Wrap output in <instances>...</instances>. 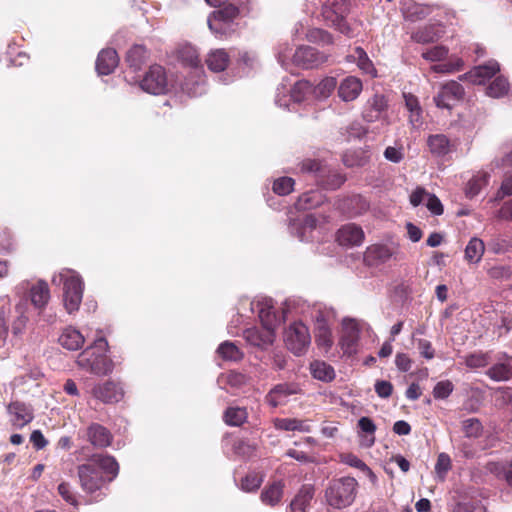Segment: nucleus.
I'll return each instance as SVG.
<instances>
[{"label":"nucleus","instance_id":"nucleus-1","mask_svg":"<svg viewBox=\"0 0 512 512\" xmlns=\"http://www.w3.org/2000/svg\"><path fill=\"white\" fill-rule=\"evenodd\" d=\"M108 342L105 338L95 340L93 346L82 351L76 360L77 365L95 375L105 376L114 369L113 361L105 354Z\"/></svg>","mask_w":512,"mask_h":512},{"label":"nucleus","instance_id":"nucleus-2","mask_svg":"<svg viewBox=\"0 0 512 512\" xmlns=\"http://www.w3.org/2000/svg\"><path fill=\"white\" fill-rule=\"evenodd\" d=\"M351 7L350 0H326L321 7V15L330 27L351 38L354 31L347 21Z\"/></svg>","mask_w":512,"mask_h":512},{"label":"nucleus","instance_id":"nucleus-3","mask_svg":"<svg viewBox=\"0 0 512 512\" xmlns=\"http://www.w3.org/2000/svg\"><path fill=\"white\" fill-rule=\"evenodd\" d=\"M239 15L240 10L237 6L233 4L225 5L208 16V27L216 38L227 39L238 31L239 26L236 20Z\"/></svg>","mask_w":512,"mask_h":512},{"label":"nucleus","instance_id":"nucleus-4","mask_svg":"<svg viewBox=\"0 0 512 512\" xmlns=\"http://www.w3.org/2000/svg\"><path fill=\"white\" fill-rule=\"evenodd\" d=\"M357 487L358 483L353 477L333 479L325 491L326 501L333 508H346L354 502Z\"/></svg>","mask_w":512,"mask_h":512},{"label":"nucleus","instance_id":"nucleus-5","mask_svg":"<svg viewBox=\"0 0 512 512\" xmlns=\"http://www.w3.org/2000/svg\"><path fill=\"white\" fill-rule=\"evenodd\" d=\"M59 282L63 283L64 307L69 314L79 310L83 297V281L81 277L70 269L62 270Z\"/></svg>","mask_w":512,"mask_h":512},{"label":"nucleus","instance_id":"nucleus-6","mask_svg":"<svg viewBox=\"0 0 512 512\" xmlns=\"http://www.w3.org/2000/svg\"><path fill=\"white\" fill-rule=\"evenodd\" d=\"M284 342L287 349L294 355L300 356L304 354L311 343L308 327L300 321L291 323L285 329Z\"/></svg>","mask_w":512,"mask_h":512},{"label":"nucleus","instance_id":"nucleus-7","mask_svg":"<svg viewBox=\"0 0 512 512\" xmlns=\"http://www.w3.org/2000/svg\"><path fill=\"white\" fill-rule=\"evenodd\" d=\"M140 88L152 95H163L169 91L168 76L166 69L159 65L149 66L139 82Z\"/></svg>","mask_w":512,"mask_h":512},{"label":"nucleus","instance_id":"nucleus-8","mask_svg":"<svg viewBox=\"0 0 512 512\" xmlns=\"http://www.w3.org/2000/svg\"><path fill=\"white\" fill-rule=\"evenodd\" d=\"M464 96V87L459 82L450 80L440 86L433 100L438 108L451 110Z\"/></svg>","mask_w":512,"mask_h":512},{"label":"nucleus","instance_id":"nucleus-9","mask_svg":"<svg viewBox=\"0 0 512 512\" xmlns=\"http://www.w3.org/2000/svg\"><path fill=\"white\" fill-rule=\"evenodd\" d=\"M77 474L80 486L86 493L92 494L96 492L105 482L102 473L96 468L94 463L90 462V458L87 463L77 467Z\"/></svg>","mask_w":512,"mask_h":512},{"label":"nucleus","instance_id":"nucleus-10","mask_svg":"<svg viewBox=\"0 0 512 512\" xmlns=\"http://www.w3.org/2000/svg\"><path fill=\"white\" fill-rule=\"evenodd\" d=\"M337 85L334 77L324 78L316 87L313 88L312 84L307 80L298 81L293 88V97L297 101H301L306 93L312 91L316 96L326 98L328 97Z\"/></svg>","mask_w":512,"mask_h":512},{"label":"nucleus","instance_id":"nucleus-11","mask_svg":"<svg viewBox=\"0 0 512 512\" xmlns=\"http://www.w3.org/2000/svg\"><path fill=\"white\" fill-rule=\"evenodd\" d=\"M360 338V328L353 319H344L342 322L339 346L345 355L351 356L357 353Z\"/></svg>","mask_w":512,"mask_h":512},{"label":"nucleus","instance_id":"nucleus-12","mask_svg":"<svg viewBox=\"0 0 512 512\" xmlns=\"http://www.w3.org/2000/svg\"><path fill=\"white\" fill-rule=\"evenodd\" d=\"M92 396L105 404H113L121 401L124 397V389L120 382L107 380L95 384L91 389Z\"/></svg>","mask_w":512,"mask_h":512},{"label":"nucleus","instance_id":"nucleus-13","mask_svg":"<svg viewBox=\"0 0 512 512\" xmlns=\"http://www.w3.org/2000/svg\"><path fill=\"white\" fill-rule=\"evenodd\" d=\"M327 55L311 46H300L293 55L294 63L304 69L317 67L327 61Z\"/></svg>","mask_w":512,"mask_h":512},{"label":"nucleus","instance_id":"nucleus-14","mask_svg":"<svg viewBox=\"0 0 512 512\" xmlns=\"http://www.w3.org/2000/svg\"><path fill=\"white\" fill-rule=\"evenodd\" d=\"M395 253L394 247L385 244H372L366 248L363 262L368 267H378L387 263Z\"/></svg>","mask_w":512,"mask_h":512},{"label":"nucleus","instance_id":"nucleus-15","mask_svg":"<svg viewBox=\"0 0 512 512\" xmlns=\"http://www.w3.org/2000/svg\"><path fill=\"white\" fill-rule=\"evenodd\" d=\"M86 440L97 449H105L110 447L113 442V434L105 426L92 422L85 430Z\"/></svg>","mask_w":512,"mask_h":512},{"label":"nucleus","instance_id":"nucleus-16","mask_svg":"<svg viewBox=\"0 0 512 512\" xmlns=\"http://www.w3.org/2000/svg\"><path fill=\"white\" fill-rule=\"evenodd\" d=\"M426 144L433 157L442 158L456 149V145L445 134H431Z\"/></svg>","mask_w":512,"mask_h":512},{"label":"nucleus","instance_id":"nucleus-17","mask_svg":"<svg viewBox=\"0 0 512 512\" xmlns=\"http://www.w3.org/2000/svg\"><path fill=\"white\" fill-rule=\"evenodd\" d=\"M439 7L434 4L410 2L405 4L401 11L403 18L409 22H418L430 16Z\"/></svg>","mask_w":512,"mask_h":512},{"label":"nucleus","instance_id":"nucleus-18","mask_svg":"<svg viewBox=\"0 0 512 512\" xmlns=\"http://www.w3.org/2000/svg\"><path fill=\"white\" fill-rule=\"evenodd\" d=\"M362 228L354 223L343 225L336 233V240L342 246H357L364 240Z\"/></svg>","mask_w":512,"mask_h":512},{"label":"nucleus","instance_id":"nucleus-19","mask_svg":"<svg viewBox=\"0 0 512 512\" xmlns=\"http://www.w3.org/2000/svg\"><path fill=\"white\" fill-rule=\"evenodd\" d=\"M28 296L31 304L39 311H43L51 298L48 283L41 279L33 283L29 288Z\"/></svg>","mask_w":512,"mask_h":512},{"label":"nucleus","instance_id":"nucleus-20","mask_svg":"<svg viewBox=\"0 0 512 512\" xmlns=\"http://www.w3.org/2000/svg\"><path fill=\"white\" fill-rule=\"evenodd\" d=\"M441 24H427L418 27L411 33V40L419 44H429L438 41L444 31Z\"/></svg>","mask_w":512,"mask_h":512},{"label":"nucleus","instance_id":"nucleus-21","mask_svg":"<svg viewBox=\"0 0 512 512\" xmlns=\"http://www.w3.org/2000/svg\"><path fill=\"white\" fill-rule=\"evenodd\" d=\"M7 410L9 414L12 416L11 421L13 426H15L16 428L24 427L25 425L29 424L34 418L32 409L23 402H11L8 405Z\"/></svg>","mask_w":512,"mask_h":512},{"label":"nucleus","instance_id":"nucleus-22","mask_svg":"<svg viewBox=\"0 0 512 512\" xmlns=\"http://www.w3.org/2000/svg\"><path fill=\"white\" fill-rule=\"evenodd\" d=\"M338 207L348 216L355 217L369 209V202L361 195H352L340 200Z\"/></svg>","mask_w":512,"mask_h":512},{"label":"nucleus","instance_id":"nucleus-23","mask_svg":"<svg viewBox=\"0 0 512 512\" xmlns=\"http://www.w3.org/2000/svg\"><path fill=\"white\" fill-rule=\"evenodd\" d=\"M90 462L94 463L98 470L108 476V481L114 480L119 473V464L111 455L96 453L90 456Z\"/></svg>","mask_w":512,"mask_h":512},{"label":"nucleus","instance_id":"nucleus-24","mask_svg":"<svg viewBox=\"0 0 512 512\" xmlns=\"http://www.w3.org/2000/svg\"><path fill=\"white\" fill-rule=\"evenodd\" d=\"M119 64L117 51L113 48L102 49L96 60V70L100 75L111 74Z\"/></svg>","mask_w":512,"mask_h":512},{"label":"nucleus","instance_id":"nucleus-25","mask_svg":"<svg viewBox=\"0 0 512 512\" xmlns=\"http://www.w3.org/2000/svg\"><path fill=\"white\" fill-rule=\"evenodd\" d=\"M285 483L283 480H275L268 483L261 491L260 500L267 506H277L284 495Z\"/></svg>","mask_w":512,"mask_h":512},{"label":"nucleus","instance_id":"nucleus-26","mask_svg":"<svg viewBox=\"0 0 512 512\" xmlns=\"http://www.w3.org/2000/svg\"><path fill=\"white\" fill-rule=\"evenodd\" d=\"M388 107L387 100L384 95L375 94L370 98L363 111V118L367 122H374L381 118L383 112Z\"/></svg>","mask_w":512,"mask_h":512},{"label":"nucleus","instance_id":"nucleus-27","mask_svg":"<svg viewBox=\"0 0 512 512\" xmlns=\"http://www.w3.org/2000/svg\"><path fill=\"white\" fill-rule=\"evenodd\" d=\"M500 70L499 64L496 61H489L483 65L475 67L469 73L463 74L459 77L460 80L467 78H474L475 82L482 83L487 79L495 76Z\"/></svg>","mask_w":512,"mask_h":512},{"label":"nucleus","instance_id":"nucleus-28","mask_svg":"<svg viewBox=\"0 0 512 512\" xmlns=\"http://www.w3.org/2000/svg\"><path fill=\"white\" fill-rule=\"evenodd\" d=\"M315 342L318 347L328 351L333 346V337L328 322L323 317H318L315 324Z\"/></svg>","mask_w":512,"mask_h":512},{"label":"nucleus","instance_id":"nucleus-29","mask_svg":"<svg viewBox=\"0 0 512 512\" xmlns=\"http://www.w3.org/2000/svg\"><path fill=\"white\" fill-rule=\"evenodd\" d=\"M361 91L362 82L356 77L349 76L341 82L338 95L343 101L348 102L355 100Z\"/></svg>","mask_w":512,"mask_h":512},{"label":"nucleus","instance_id":"nucleus-30","mask_svg":"<svg viewBox=\"0 0 512 512\" xmlns=\"http://www.w3.org/2000/svg\"><path fill=\"white\" fill-rule=\"evenodd\" d=\"M314 496V488L304 485L290 503V512H308L307 509Z\"/></svg>","mask_w":512,"mask_h":512},{"label":"nucleus","instance_id":"nucleus-31","mask_svg":"<svg viewBox=\"0 0 512 512\" xmlns=\"http://www.w3.org/2000/svg\"><path fill=\"white\" fill-rule=\"evenodd\" d=\"M205 63L212 72H222L228 67L230 56L225 49H215L207 55Z\"/></svg>","mask_w":512,"mask_h":512},{"label":"nucleus","instance_id":"nucleus-32","mask_svg":"<svg viewBox=\"0 0 512 512\" xmlns=\"http://www.w3.org/2000/svg\"><path fill=\"white\" fill-rule=\"evenodd\" d=\"M59 343L62 347L68 350H78L84 344V337L80 331L72 327H67L63 330L59 337Z\"/></svg>","mask_w":512,"mask_h":512},{"label":"nucleus","instance_id":"nucleus-33","mask_svg":"<svg viewBox=\"0 0 512 512\" xmlns=\"http://www.w3.org/2000/svg\"><path fill=\"white\" fill-rule=\"evenodd\" d=\"M490 175L487 172H477L467 182L465 187V194L468 198L477 196L480 191L488 185Z\"/></svg>","mask_w":512,"mask_h":512},{"label":"nucleus","instance_id":"nucleus-34","mask_svg":"<svg viewBox=\"0 0 512 512\" xmlns=\"http://www.w3.org/2000/svg\"><path fill=\"white\" fill-rule=\"evenodd\" d=\"M300 171L303 173L314 174L315 180L318 184L320 178L325 176L326 172H329V167L325 165L321 160L307 158L300 163Z\"/></svg>","mask_w":512,"mask_h":512},{"label":"nucleus","instance_id":"nucleus-35","mask_svg":"<svg viewBox=\"0 0 512 512\" xmlns=\"http://www.w3.org/2000/svg\"><path fill=\"white\" fill-rule=\"evenodd\" d=\"M148 57L147 49L143 45L132 46L126 54V62L132 69L139 70Z\"/></svg>","mask_w":512,"mask_h":512},{"label":"nucleus","instance_id":"nucleus-36","mask_svg":"<svg viewBox=\"0 0 512 512\" xmlns=\"http://www.w3.org/2000/svg\"><path fill=\"white\" fill-rule=\"evenodd\" d=\"M485 252L484 242L477 237H473L465 248V260L469 263H479Z\"/></svg>","mask_w":512,"mask_h":512},{"label":"nucleus","instance_id":"nucleus-37","mask_svg":"<svg viewBox=\"0 0 512 512\" xmlns=\"http://www.w3.org/2000/svg\"><path fill=\"white\" fill-rule=\"evenodd\" d=\"M311 374L315 379L331 382L335 378L334 368L324 361H313L310 364Z\"/></svg>","mask_w":512,"mask_h":512},{"label":"nucleus","instance_id":"nucleus-38","mask_svg":"<svg viewBox=\"0 0 512 512\" xmlns=\"http://www.w3.org/2000/svg\"><path fill=\"white\" fill-rule=\"evenodd\" d=\"M266 325V331L264 333H260L256 329H248L245 331V338L247 341H249L252 345L262 347L265 345L272 344L273 342V331L272 328H270L267 324Z\"/></svg>","mask_w":512,"mask_h":512},{"label":"nucleus","instance_id":"nucleus-39","mask_svg":"<svg viewBox=\"0 0 512 512\" xmlns=\"http://www.w3.org/2000/svg\"><path fill=\"white\" fill-rule=\"evenodd\" d=\"M294 393L295 390L291 389L288 384H278L270 390L266 396V400L272 407H277L281 405L289 395Z\"/></svg>","mask_w":512,"mask_h":512},{"label":"nucleus","instance_id":"nucleus-40","mask_svg":"<svg viewBox=\"0 0 512 512\" xmlns=\"http://www.w3.org/2000/svg\"><path fill=\"white\" fill-rule=\"evenodd\" d=\"M247 418L248 412L245 407H228L223 415L224 422L229 426H241Z\"/></svg>","mask_w":512,"mask_h":512},{"label":"nucleus","instance_id":"nucleus-41","mask_svg":"<svg viewBox=\"0 0 512 512\" xmlns=\"http://www.w3.org/2000/svg\"><path fill=\"white\" fill-rule=\"evenodd\" d=\"M180 62L188 67L197 68L201 66V59L197 49L191 45H184L178 50Z\"/></svg>","mask_w":512,"mask_h":512},{"label":"nucleus","instance_id":"nucleus-42","mask_svg":"<svg viewBox=\"0 0 512 512\" xmlns=\"http://www.w3.org/2000/svg\"><path fill=\"white\" fill-rule=\"evenodd\" d=\"M358 427L360 429V433L365 434L362 445H364L365 447L373 446L375 443V432L377 429L373 420L370 419L369 417H361L358 420Z\"/></svg>","mask_w":512,"mask_h":512},{"label":"nucleus","instance_id":"nucleus-43","mask_svg":"<svg viewBox=\"0 0 512 512\" xmlns=\"http://www.w3.org/2000/svg\"><path fill=\"white\" fill-rule=\"evenodd\" d=\"M345 181L346 177L344 175L329 168V172H326V175L320 178L318 185L326 190H336L340 188Z\"/></svg>","mask_w":512,"mask_h":512},{"label":"nucleus","instance_id":"nucleus-44","mask_svg":"<svg viewBox=\"0 0 512 512\" xmlns=\"http://www.w3.org/2000/svg\"><path fill=\"white\" fill-rule=\"evenodd\" d=\"M264 481V474L256 471L247 473L240 482V488L244 492L257 491Z\"/></svg>","mask_w":512,"mask_h":512},{"label":"nucleus","instance_id":"nucleus-45","mask_svg":"<svg viewBox=\"0 0 512 512\" xmlns=\"http://www.w3.org/2000/svg\"><path fill=\"white\" fill-rule=\"evenodd\" d=\"M462 432L467 438L478 439L482 436L484 427L478 418H468L461 423Z\"/></svg>","mask_w":512,"mask_h":512},{"label":"nucleus","instance_id":"nucleus-46","mask_svg":"<svg viewBox=\"0 0 512 512\" xmlns=\"http://www.w3.org/2000/svg\"><path fill=\"white\" fill-rule=\"evenodd\" d=\"M352 57L357 62L358 67L365 73L376 76V69L362 47H356Z\"/></svg>","mask_w":512,"mask_h":512},{"label":"nucleus","instance_id":"nucleus-47","mask_svg":"<svg viewBox=\"0 0 512 512\" xmlns=\"http://www.w3.org/2000/svg\"><path fill=\"white\" fill-rule=\"evenodd\" d=\"M217 352L223 360L239 361L243 358V354L239 348L230 341L221 343Z\"/></svg>","mask_w":512,"mask_h":512},{"label":"nucleus","instance_id":"nucleus-48","mask_svg":"<svg viewBox=\"0 0 512 512\" xmlns=\"http://www.w3.org/2000/svg\"><path fill=\"white\" fill-rule=\"evenodd\" d=\"M275 427L284 431H309V427L305 422L296 418L276 419Z\"/></svg>","mask_w":512,"mask_h":512},{"label":"nucleus","instance_id":"nucleus-49","mask_svg":"<svg viewBox=\"0 0 512 512\" xmlns=\"http://www.w3.org/2000/svg\"><path fill=\"white\" fill-rule=\"evenodd\" d=\"M486 374L495 381H507L512 377V369L509 364L498 363L490 367Z\"/></svg>","mask_w":512,"mask_h":512},{"label":"nucleus","instance_id":"nucleus-50","mask_svg":"<svg viewBox=\"0 0 512 512\" xmlns=\"http://www.w3.org/2000/svg\"><path fill=\"white\" fill-rule=\"evenodd\" d=\"M323 201V196L318 191H310L303 193L299 198L297 205L301 209H313L319 206Z\"/></svg>","mask_w":512,"mask_h":512},{"label":"nucleus","instance_id":"nucleus-51","mask_svg":"<svg viewBox=\"0 0 512 512\" xmlns=\"http://www.w3.org/2000/svg\"><path fill=\"white\" fill-rule=\"evenodd\" d=\"M509 91V82L503 76L496 77L487 87V94L494 98L503 97Z\"/></svg>","mask_w":512,"mask_h":512},{"label":"nucleus","instance_id":"nucleus-52","mask_svg":"<svg viewBox=\"0 0 512 512\" xmlns=\"http://www.w3.org/2000/svg\"><path fill=\"white\" fill-rule=\"evenodd\" d=\"M452 468V461L450 456L442 452L438 455L437 461L435 464V474L439 481L443 482L446 479L447 473Z\"/></svg>","mask_w":512,"mask_h":512},{"label":"nucleus","instance_id":"nucleus-53","mask_svg":"<svg viewBox=\"0 0 512 512\" xmlns=\"http://www.w3.org/2000/svg\"><path fill=\"white\" fill-rule=\"evenodd\" d=\"M405 106L410 114V122L417 123L421 119L422 109L420 107L418 98L413 94H404Z\"/></svg>","mask_w":512,"mask_h":512},{"label":"nucleus","instance_id":"nucleus-54","mask_svg":"<svg viewBox=\"0 0 512 512\" xmlns=\"http://www.w3.org/2000/svg\"><path fill=\"white\" fill-rule=\"evenodd\" d=\"M27 310V304L26 303H19L16 306V311L19 313V316L12 324V332L17 335L20 334L24 328L26 327L29 316L26 314Z\"/></svg>","mask_w":512,"mask_h":512},{"label":"nucleus","instance_id":"nucleus-55","mask_svg":"<svg viewBox=\"0 0 512 512\" xmlns=\"http://www.w3.org/2000/svg\"><path fill=\"white\" fill-rule=\"evenodd\" d=\"M295 181L291 177H280L276 179L273 183V191L274 193L285 196L290 194L293 191Z\"/></svg>","mask_w":512,"mask_h":512},{"label":"nucleus","instance_id":"nucleus-56","mask_svg":"<svg viewBox=\"0 0 512 512\" xmlns=\"http://www.w3.org/2000/svg\"><path fill=\"white\" fill-rule=\"evenodd\" d=\"M448 48L444 45L433 46L422 53L425 60L436 62L442 61L448 56Z\"/></svg>","mask_w":512,"mask_h":512},{"label":"nucleus","instance_id":"nucleus-57","mask_svg":"<svg viewBox=\"0 0 512 512\" xmlns=\"http://www.w3.org/2000/svg\"><path fill=\"white\" fill-rule=\"evenodd\" d=\"M489 363V355L481 351L465 356V364L469 368L485 367Z\"/></svg>","mask_w":512,"mask_h":512},{"label":"nucleus","instance_id":"nucleus-58","mask_svg":"<svg viewBox=\"0 0 512 512\" xmlns=\"http://www.w3.org/2000/svg\"><path fill=\"white\" fill-rule=\"evenodd\" d=\"M454 390V385L450 380L438 382L433 389V396L435 399H446Z\"/></svg>","mask_w":512,"mask_h":512},{"label":"nucleus","instance_id":"nucleus-59","mask_svg":"<svg viewBox=\"0 0 512 512\" xmlns=\"http://www.w3.org/2000/svg\"><path fill=\"white\" fill-rule=\"evenodd\" d=\"M307 38L310 42L319 41L328 45L333 43V36L331 35V33L320 28L310 30L309 33L307 34Z\"/></svg>","mask_w":512,"mask_h":512},{"label":"nucleus","instance_id":"nucleus-60","mask_svg":"<svg viewBox=\"0 0 512 512\" xmlns=\"http://www.w3.org/2000/svg\"><path fill=\"white\" fill-rule=\"evenodd\" d=\"M488 275L496 280H506L512 275V269L510 266L496 265L488 269Z\"/></svg>","mask_w":512,"mask_h":512},{"label":"nucleus","instance_id":"nucleus-61","mask_svg":"<svg viewBox=\"0 0 512 512\" xmlns=\"http://www.w3.org/2000/svg\"><path fill=\"white\" fill-rule=\"evenodd\" d=\"M58 493L60 496L69 504L74 507H78V501L76 496L71 490V486L67 482H62L58 485Z\"/></svg>","mask_w":512,"mask_h":512},{"label":"nucleus","instance_id":"nucleus-62","mask_svg":"<svg viewBox=\"0 0 512 512\" xmlns=\"http://www.w3.org/2000/svg\"><path fill=\"white\" fill-rule=\"evenodd\" d=\"M375 392L381 398H389L393 392V385L386 380H378L375 383Z\"/></svg>","mask_w":512,"mask_h":512},{"label":"nucleus","instance_id":"nucleus-63","mask_svg":"<svg viewBox=\"0 0 512 512\" xmlns=\"http://www.w3.org/2000/svg\"><path fill=\"white\" fill-rule=\"evenodd\" d=\"M343 163L346 167L363 166L366 163V159L363 156H359L357 152H347L343 156Z\"/></svg>","mask_w":512,"mask_h":512},{"label":"nucleus","instance_id":"nucleus-64","mask_svg":"<svg viewBox=\"0 0 512 512\" xmlns=\"http://www.w3.org/2000/svg\"><path fill=\"white\" fill-rule=\"evenodd\" d=\"M428 210L434 215H442L444 212L443 205L439 198L434 194L428 195V201L426 204Z\"/></svg>","mask_w":512,"mask_h":512}]
</instances>
